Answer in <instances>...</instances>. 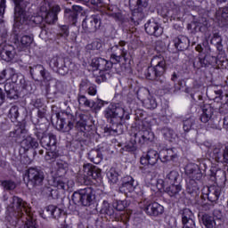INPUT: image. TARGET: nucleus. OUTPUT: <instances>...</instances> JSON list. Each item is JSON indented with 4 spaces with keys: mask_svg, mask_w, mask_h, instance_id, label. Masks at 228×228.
Segmentation results:
<instances>
[{
    "mask_svg": "<svg viewBox=\"0 0 228 228\" xmlns=\"http://www.w3.org/2000/svg\"><path fill=\"white\" fill-rule=\"evenodd\" d=\"M96 191L94 187H86L76 191L71 197L76 206H92L95 202Z\"/></svg>",
    "mask_w": 228,
    "mask_h": 228,
    "instance_id": "obj_4",
    "label": "nucleus"
},
{
    "mask_svg": "<svg viewBox=\"0 0 228 228\" xmlns=\"http://www.w3.org/2000/svg\"><path fill=\"white\" fill-rule=\"evenodd\" d=\"M121 185L119 187V191L121 193H125V195H127V193H133L134 190L136 189V184H134V178H133L131 175H126L121 179Z\"/></svg>",
    "mask_w": 228,
    "mask_h": 228,
    "instance_id": "obj_14",
    "label": "nucleus"
},
{
    "mask_svg": "<svg viewBox=\"0 0 228 228\" xmlns=\"http://www.w3.org/2000/svg\"><path fill=\"white\" fill-rule=\"evenodd\" d=\"M86 3H88L94 8H102L104 2L102 0H86Z\"/></svg>",
    "mask_w": 228,
    "mask_h": 228,
    "instance_id": "obj_58",
    "label": "nucleus"
},
{
    "mask_svg": "<svg viewBox=\"0 0 228 228\" xmlns=\"http://www.w3.org/2000/svg\"><path fill=\"white\" fill-rule=\"evenodd\" d=\"M207 124L208 129H218V124H216V121H215L213 118L208 119Z\"/></svg>",
    "mask_w": 228,
    "mask_h": 228,
    "instance_id": "obj_62",
    "label": "nucleus"
},
{
    "mask_svg": "<svg viewBox=\"0 0 228 228\" xmlns=\"http://www.w3.org/2000/svg\"><path fill=\"white\" fill-rule=\"evenodd\" d=\"M222 36H220V33L216 32L213 34V37L210 40V44H212L213 45H216L217 51H222Z\"/></svg>",
    "mask_w": 228,
    "mask_h": 228,
    "instance_id": "obj_43",
    "label": "nucleus"
},
{
    "mask_svg": "<svg viewBox=\"0 0 228 228\" xmlns=\"http://www.w3.org/2000/svg\"><path fill=\"white\" fill-rule=\"evenodd\" d=\"M47 193H49L52 199H58L60 197V192L56 189H52L51 187L47 188Z\"/></svg>",
    "mask_w": 228,
    "mask_h": 228,
    "instance_id": "obj_60",
    "label": "nucleus"
},
{
    "mask_svg": "<svg viewBox=\"0 0 228 228\" xmlns=\"http://www.w3.org/2000/svg\"><path fill=\"white\" fill-rule=\"evenodd\" d=\"M211 62L209 61V56L206 55L204 58H199L198 61L193 62L194 69H202V67H209Z\"/></svg>",
    "mask_w": 228,
    "mask_h": 228,
    "instance_id": "obj_40",
    "label": "nucleus"
},
{
    "mask_svg": "<svg viewBox=\"0 0 228 228\" xmlns=\"http://www.w3.org/2000/svg\"><path fill=\"white\" fill-rule=\"evenodd\" d=\"M113 208H115L116 211H120L119 215L125 214L128 215L127 213H125L124 210L126 208H127V201L126 200H117L113 204Z\"/></svg>",
    "mask_w": 228,
    "mask_h": 228,
    "instance_id": "obj_46",
    "label": "nucleus"
},
{
    "mask_svg": "<svg viewBox=\"0 0 228 228\" xmlns=\"http://www.w3.org/2000/svg\"><path fill=\"white\" fill-rule=\"evenodd\" d=\"M144 29L147 35H150L151 37H158L163 35V28L154 20H149L144 24Z\"/></svg>",
    "mask_w": 228,
    "mask_h": 228,
    "instance_id": "obj_12",
    "label": "nucleus"
},
{
    "mask_svg": "<svg viewBox=\"0 0 228 228\" xmlns=\"http://www.w3.org/2000/svg\"><path fill=\"white\" fill-rule=\"evenodd\" d=\"M8 117L9 118H11L12 122L17 120V118H19V107L15 105L12 106L9 110Z\"/></svg>",
    "mask_w": 228,
    "mask_h": 228,
    "instance_id": "obj_52",
    "label": "nucleus"
},
{
    "mask_svg": "<svg viewBox=\"0 0 228 228\" xmlns=\"http://www.w3.org/2000/svg\"><path fill=\"white\" fill-rule=\"evenodd\" d=\"M9 213H14L13 216L16 218L22 217V215L29 216V208H28V203L17 196L12 197V203L8 207Z\"/></svg>",
    "mask_w": 228,
    "mask_h": 228,
    "instance_id": "obj_6",
    "label": "nucleus"
},
{
    "mask_svg": "<svg viewBox=\"0 0 228 228\" xmlns=\"http://www.w3.org/2000/svg\"><path fill=\"white\" fill-rule=\"evenodd\" d=\"M20 44L23 49H28L33 44V36H23L20 39Z\"/></svg>",
    "mask_w": 228,
    "mask_h": 228,
    "instance_id": "obj_49",
    "label": "nucleus"
},
{
    "mask_svg": "<svg viewBox=\"0 0 228 228\" xmlns=\"http://www.w3.org/2000/svg\"><path fill=\"white\" fill-rule=\"evenodd\" d=\"M142 104L147 110H156V108H158V102L156 99L152 97L143 100Z\"/></svg>",
    "mask_w": 228,
    "mask_h": 228,
    "instance_id": "obj_45",
    "label": "nucleus"
},
{
    "mask_svg": "<svg viewBox=\"0 0 228 228\" xmlns=\"http://www.w3.org/2000/svg\"><path fill=\"white\" fill-rule=\"evenodd\" d=\"M201 222L206 228H213L216 224L215 222V217L205 214L201 216Z\"/></svg>",
    "mask_w": 228,
    "mask_h": 228,
    "instance_id": "obj_39",
    "label": "nucleus"
},
{
    "mask_svg": "<svg viewBox=\"0 0 228 228\" xmlns=\"http://www.w3.org/2000/svg\"><path fill=\"white\" fill-rule=\"evenodd\" d=\"M136 149H138V139L134 132H132L130 134L129 142L125 144L123 151H126L127 152H134Z\"/></svg>",
    "mask_w": 228,
    "mask_h": 228,
    "instance_id": "obj_31",
    "label": "nucleus"
},
{
    "mask_svg": "<svg viewBox=\"0 0 228 228\" xmlns=\"http://www.w3.org/2000/svg\"><path fill=\"white\" fill-rule=\"evenodd\" d=\"M222 193V188L220 186L213 185L208 187V200L210 202H216Z\"/></svg>",
    "mask_w": 228,
    "mask_h": 228,
    "instance_id": "obj_30",
    "label": "nucleus"
},
{
    "mask_svg": "<svg viewBox=\"0 0 228 228\" xmlns=\"http://www.w3.org/2000/svg\"><path fill=\"white\" fill-rule=\"evenodd\" d=\"M77 102L80 106H84L85 108H91L92 102L86 98L84 94H78Z\"/></svg>",
    "mask_w": 228,
    "mask_h": 228,
    "instance_id": "obj_50",
    "label": "nucleus"
},
{
    "mask_svg": "<svg viewBox=\"0 0 228 228\" xmlns=\"http://www.w3.org/2000/svg\"><path fill=\"white\" fill-rule=\"evenodd\" d=\"M126 41H119L118 45H115L110 48V61L113 65H117V63H120L122 61V58L126 60L127 56V46H126Z\"/></svg>",
    "mask_w": 228,
    "mask_h": 228,
    "instance_id": "obj_8",
    "label": "nucleus"
},
{
    "mask_svg": "<svg viewBox=\"0 0 228 228\" xmlns=\"http://www.w3.org/2000/svg\"><path fill=\"white\" fill-rule=\"evenodd\" d=\"M61 37H69V27L67 25L61 26Z\"/></svg>",
    "mask_w": 228,
    "mask_h": 228,
    "instance_id": "obj_64",
    "label": "nucleus"
},
{
    "mask_svg": "<svg viewBox=\"0 0 228 228\" xmlns=\"http://www.w3.org/2000/svg\"><path fill=\"white\" fill-rule=\"evenodd\" d=\"M27 177L28 180V188H40L44 184V179H45L44 171L37 167H29L27 171Z\"/></svg>",
    "mask_w": 228,
    "mask_h": 228,
    "instance_id": "obj_7",
    "label": "nucleus"
},
{
    "mask_svg": "<svg viewBox=\"0 0 228 228\" xmlns=\"http://www.w3.org/2000/svg\"><path fill=\"white\" fill-rule=\"evenodd\" d=\"M60 12H61L60 5H53L45 14V21L46 24H54L58 20Z\"/></svg>",
    "mask_w": 228,
    "mask_h": 228,
    "instance_id": "obj_24",
    "label": "nucleus"
},
{
    "mask_svg": "<svg viewBox=\"0 0 228 228\" xmlns=\"http://www.w3.org/2000/svg\"><path fill=\"white\" fill-rule=\"evenodd\" d=\"M175 45L178 51H186L190 47V39L184 36H179L175 40Z\"/></svg>",
    "mask_w": 228,
    "mask_h": 228,
    "instance_id": "obj_32",
    "label": "nucleus"
},
{
    "mask_svg": "<svg viewBox=\"0 0 228 228\" xmlns=\"http://www.w3.org/2000/svg\"><path fill=\"white\" fill-rule=\"evenodd\" d=\"M101 14L86 16L82 22V28L86 33H95L101 28Z\"/></svg>",
    "mask_w": 228,
    "mask_h": 228,
    "instance_id": "obj_10",
    "label": "nucleus"
},
{
    "mask_svg": "<svg viewBox=\"0 0 228 228\" xmlns=\"http://www.w3.org/2000/svg\"><path fill=\"white\" fill-rule=\"evenodd\" d=\"M91 66L93 69L101 70V72H108L113 69V62L104 58H94L92 60Z\"/></svg>",
    "mask_w": 228,
    "mask_h": 228,
    "instance_id": "obj_13",
    "label": "nucleus"
},
{
    "mask_svg": "<svg viewBox=\"0 0 228 228\" xmlns=\"http://www.w3.org/2000/svg\"><path fill=\"white\" fill-rule=\"evenodd\" d=\"M1 184L6 191H12L17 188V183L12 180L2 181Z\"/></svg>",
    "mask_w": 228,
    "mask_h": 228,
    "instance_id": "obj_47",
    "label": "nucleus"
},
{
    "mask_svg": "<svg viewBox=\"0 0 228 228\" xmlns=\"http://www.w3.org/2000/svg\"><path fill=\"white\" fill-rule=\"evenodd\" d=\"M84 174L89 181L90 179H99V176L101 175V169L92 164H86L84 165Z\"/></svg>",
    "mask_w": 228,
    "mask_h": 228,
    "instance_id": "obj_21",
    "label": "nucleus"
},
{
    "mask_svg": "<svg viewBox=\"0 0 228 228\" xmlns=\"http://www.w3.org/2000/svg\"><path fill=\"white\" fill-rule=\"evenodd\" d=\"M81 10L80 6L73 5L72 9H66L65 13L71 24H76L77 22V12Z\"/></svg>",
    "mask_w": 228,
    "mask_h": 228,
    "instance_id": "obj_33",
    "label": "nucleus"
},
{
    "mask_svg": "<svg viewBox=\"0 0 228 228\" xmlns=\"http://www.w3.org/2000/svg\"><path fill=\"white\" fill-rule=\"evenodd\" d=\"M107 177L110 184H117V183H118V172H117V169H115V167L110 168L107 172Z\"/></svg>",
    "mask_w": 228,
    "mask_h": 228,
    "instance_id": "obj_41",
    "label": "nucleus"
},
{
    "mask_svg": "<svg viewBox=\"0 0 228 228\" xmlns=\"http://www.w3.org/2000/svg\"><path fill=\"white\" fill-rule=\"evenodd\" d=\"M14 3V24H13V31L16 35H18L19 30L20 29V26L24 24H42L44 22V17L37 16H29L26 9L29 4V0H12Z\"/></svg>",
    "mask_w": 228,
    "mask_h": 228,
    "instance_id": "obj_1",
    "label": "nucleus"
},
{
    "mask_svg": "<svg viewBox=\"0 0 228 228\" xmlns=\"http://www.w3.org/2000/svg\"><path fill=\"white\" fill-rule=\"evenodd\" d=\"M63 213V210L61 208L54 206V205H49L46 207L44 210V212L41 214L42 218H54L55 220H58Z\"/></svg>",
    "mask_w": 228,
    "mask_h": 228,
    "instance_id": "obj_17",
    "label": "nucleus"
},
{
    "mask_svg": "<svg viewBox=\"0 0 228 228\" xmlns=\"http://www.w3.org/2000/svg\"><path fill=\"white\" fill-rule=\"evenodd\" d=\"M30 69V74L33 75L35 72H40L41 77H43L44 81H51L53 79V77L51 76V73L44 68V66L37 64L34 67H29Z\"/></svg>",
    "mask_w": 228,
    "mask_h": 228,
    "instance_id": "obj_27",
    "label": "nucleus"
},
{
    "mask_svg": "<svg viewBox=\"0 0 228 228\" xmlns=\"http://www.w3.org/2000/svg\"><path fill=\"white\" fill-rule=\"evenodd\" d=\"M4 90L7 94V97H9V99H13V94L15 93V89H13V85L12 83H6L4 85Z\"/></svg>",
    "mask_w": 228,
    "mask_h": 228,
    "instance_id": "obj_55",
    "label": "nucleus"
},
{
    "mask_svg": "<svg viewBox=\"0 0 228 228\" xmlns=\"http://www.w3.org/2000/svg\"><path fill=\"white\" fill-rule=\"evenodd\" d=\"M187 190L188 193L197 191V190H199V183H197V180L189 178V181L187 182Z\"/></svg>",
    "mask_w": 228,
    "mask_h": 228,
    "instance_id": "obj_48",
    "label": "nucleus"
},
{
    "mask_svg": "<svg viewBox=\"0 0 228 228\" xmlns=\"http://www.w3.org/2000/svg\"><path fill=\"white\" fill-rule=\"evenodd\" d=\"M195 124V118H189L185 120H183V131L185 133H188L190 130H191V127H193Z\"/></svg>",
    "mask_w": 228,
    "mask_h": 228,
    "instance_id": "obj_54",
    "label": "nucleus"
},
{
    "mask_svg": "<svg viewBox=\"0 0 228 228\" xmlns=\"http://www.w3.org/2000/svg\"><path fill=\"white\" fill-rule=\"evenodd\" d=\"M160 161L162 163H167V161H174L175 158H177V155L174 153V151L172 149L168 150H162L160 152Z\"/></svg>",
    "mask_w": 228,
    "mask_h": 228,
    "instance_id": "obj_35",
    "label": "nucleus"
},
{
    "mask_svg": "<svg viewBox=\"0 0 228 228\" xmlns=\"http://www.w3.org/2000/svg\"><path fill=\"white\" fill-rule=\"evenodd\" d=\"M56 135L53 134H47L46 135H44L40 140L42 147L46 149V151H53V149H56Z\"/></svg>",
    "mask_w": 228,
    "mask_h": 228,
    "instance_id": "obj_19",
    "label": "nucleus"
},
{
    "mask_svg": "<svg viewBox=\"0 0 228 228\" xmlns=\"http://www.w3.org/2000/svg\"><path fill=\"white\" fill-rule=\"evenodd\" d=\"M143 174H145L146 175H151V177H155L156 176V170L154 168H151V167H149V166H147L143 169Z\"/></svg>",
    "mask_w": 228,
    "mask_h": 228,
    "instance_id": "obj_61",
    "label": "nucleus"
},
{
    "mask_svg": "<svg viewBox=\"0 0 228 228\" xmlns=\"http://www.w3.org/2000/svg\"><path fill=\"white\" fill-rule=\"evenodd\" d=\"M135 9L130 18L131 22L134 25L140 24L142 19H143V10L149 6V0H129V4H134Z\"/></svg>",
    "mask_w": 228,
    "mask_h": 228,
    "instance_id": "obj_9",
    "label": "nucleus"
},
{
    "mask_svg": "<svg viewBox=\"0 0 228 228\" xmlns=\"http://www.w3.org/2000/svg\"><path fill=\"white\" fill-rule=\"evenodd\" d=\"M50 65L53 67V69H58L59 73L62 75L67 74L69 70L67 66H65V59L62 57H53L50 61Z\"/></svg>",
    "mask_w": 228,
    "mask_h": 228,
    "instance_id": "obj_22",
    "label": "nucleus"
},
{
    "mask_svg": "<svg viewBox=\"0 0 228 228\" xmlns=\"http://www.w3.org/2000/svg\"><path fill=\"white\" fill-rule=\"evenodd\" d=\"M151 65L147 69L146 71V77L147 79H150L151 81H154L157 79L158 83L159 85H162V87L166 90L168 89L166 83L167 80L165 77H162L163 74L167 72V61L165 59L161 56H155L151 59Z\"/></svg>",
    "mask_w": 228,
    "mask_h": 228,
    "instance_id": "obj_3",
    "label": "nucleus"
},
{
    "mask_svg": "<svg viewBox=\"0 0 228 228\" xmlns=\"http://www.w3.org/2000/svg\"><path fill=\"white\" fill-rule=\"evenodd\" d=\"M60 156V153L58 151H56V148L48 150L46 152V155L45 156V161H48V163H53V161L56 160V158Z\"/></svg>",
    "mask_w": 228,
    "mask_h": 228,
    "instance_id": "obj_44",
    "label": "nucleus"
},
{
    "mask_svg": "<svg viewBox=\"0 0 228 228\" xmlns=\"http://www.w3.org/2000/svg\"><path fill=\"white\" fill-rule=\"evenodd\" d=\"M74 126L82 133L86 131V122L81 119L76 122V118L72 114H68L67 118H62L57 121V127L59 131H61L62 133H69V131H71V129L74 128Z\"/></svg>",
    "mask_w": 228,
    "mask_h": 228,
    "instance_id": "obj_5",
    "label": "nucleus"
},
{
    "mask_svg": "<svg viewBox=\"0 0 228 228\" xmlns=\"http://www.w3.org/2000/svg\"><path fill=\"white\" fill-rule=\"evenodd\" d=\"M182 223L183 225V228H197V224H195V216L190 208H184L182 211Z\"/></svg>",
    "mask_w": 228,
    "mask_h": 228,
    "instance_id": "obj_15",
    "label": "nucleus"
},
{
    "mask_svg": "<svg viewBox=\"0 0 228 228\" xmlns=\"http://www.w3.org/2000/svg\"><path fill=\"white\" fill-rule=\"evenodd\" d=\"M88 158L90 161L94 163L95 165H99L101 161L103 159V155L101 150L96 149V150H91L88 153Z\"/></svg>",
    "mask_w": 228,
    "mask_h": 228,
    "instance_id": "obj_37",
    "label": "nucleus"
},
{
    "mask_svg": "<svg viewBox=\"0 0 228 228\" xmlns=\"http://www.w3.org/2000/svg\"><path fill=\"white\" fill-rule=\"evenodd\" d=\"M162 134L164 138H166V140H169L170 142H172V140L175 138V133L171 128L168 127H164L162 129Z\"/></svg>",
    "mask_w": 228,
    "mask_h": 228,
    "instance_id": "obj_51",
    "label": "nucleus"
},
{
    "mask_svg": "<svg viewBox=\"0 0 228 228\" xmlns=\"http://www.w3.org/2000/svg\"><path fill=\"white\" fill-rule=\"evenodd\" d=\"M100 211L102 215H107L110 218H115L118 222H127L129 220V215L115 213L113 207L107 200H103Z\"/></svg>",
    "mask_w": 228,
    "mask_h": 228,
    "instance_id": "obj_11",
    "label": "nucleus"
},
{
    "mask_svg": "<svg viewBox=\"0 0 228 228\" xmlns=\"http://www.w3.org/2000/svg\"><path fill=\"white\" fill-rule=\"evenodd\" d=\"M144 211L150 216H159V215H163L164 208L158 202H154L147 205L144 208Z\"/></svg>",
    "mask_w": 228,
    "mask_h": 228,
    "instance_id": "obj_23",
    "label": "nucleus"
},
{
    "mask_svg": "<svg viewBox=\"0 0 228 228\" xmlns=\"http://www.w3.org/2000/svg\"><path fill=\"white\" fill-rule=\"evenodd\" d=\"M53 186L56 188L57 190H64L66 191H69L74 186V182L73 181H67L66 179L63 178H54Z\"/></svg>",
    "mask_w": 228,
    "mask_h": 228,
    "instance_id": "obj_25",
    "label": "nucleus"
},
{
    "mask_svg": "<svg viewBox=\"0 0 228 228\" xmlns=\"http://www.w3.org/2000/svg\"><path fill=\"white\" fill-rule=\"evenodd\" d=\"M162 186H168L169 184H181L183 183V176L175 170L170 171L165 177L164 181L160 180Z\"/></svg>",
    "mask_w": 228,
    "mask_h": 228,
    "instance_id": "obj_18",
    "label": "nucleus"
},
{
    "mask_svg": "<svg viewBox=\"0 0 228 228\" xmlns=\"http://www.w3.org/2000/svg\"><path fill=\"white\" fill-rule=\"evenodd\" d=\"M56 167L58 172H61V170H63L65 174L67 172V168H69V164L63 160H57Z\"/></svg>",
    "mask_w": 228,
    "mask_h": 228,
    "instance_id": "obj_57",
    "label": "nucleus"
},
{
    "mask_svg": "<svg viewBox=\"0 0 228 228\" xmlns=\"http://www.w3.org/2000/svg\"><path fill=\"white\" fill-rule=\"evenodd\" d=\"M134 134L137 138L138 143H140L141 145H143V143H145V142H151V140H152V136H153L152 133H151L147 130L134 131Z\"/></svg>",
    "mask_w": 228,
    "mask_h": 228,
    "instance_id": "obj_28",
    "label": "nucleus"
},
{
    "mask_svg": "<svg viewBox=\"0 0 228 228\" xmlns=\"http://www.w3.org/2000/svg\"><path fill=\"white\" fill-rule=\"evenodd\" d=\"M159 159H160V154L155 150H149L145 156L141 157V165L154 167Z\"/></svg>",
    "mask_w": 228,
    "mask_h": 228,
    "instance_id": "obj_16",
    "label": "nucleus"
},
{
    "mask_svg": "<svg viewBox=\"0 0 228 228\" xmlns=\"http://www.w3.org/2000/svg\"><path fill=\"white\" fill-rule=\"evenodd\" d=\"M202 110L203 113L200 116V120L203 124H208V121L213 117V108H211V105H205Z\"/></svg>",
    "mask_w": 228,
    "mask_h": 228,
    "instance_id": "obj_38",
    "label": "nucleus"
},
{
    "mask_svg": "<svg viewBox=\"0 0 228 228\" xmlns=\"http://www.w3.org/2000/svg\"><path fill=\"white\" fill-rule=\"evenodd\" d=\"M21 147L25 151H29V149H37V147H38V142L31 136H27L22 140Z\"/></svg>",
    "mask_w": 228,
    "mask_h": 228,
    "instance_id": "obj_36",
    "label": "nucleus"
},
{
    "mask_svg": "<svg viewBox=\"0 0 228 228\" xmlns=\"http://www.w3.org/2000/svg\"><path fill=\"white\" fill-rule=\"evenodd\" d=\"M214 158L217 163H227L228 164V147L225 148L224 153L218 148L214 150Z\"/></svg>",
    "mask_w": 228,
    "mask_h": 228,
    "instance_id": "obj_34",
    "label": "nucleus"
},
{
    "mask_svg": "<svg viewBox=\"0 0 228 228\" xmlns=\"http://www.w3.org/2000/svg\"><path fill=\"white\" fill-rule=\"evenodd\" d=\"M184 92L185 94H189L193 101H196L195 94H199V86H193L192 87H187Z\"/></svg>",
    "mask_w": 228,
    "mask_h": 228,
    "instance_id": "obj_56",
    "label": "nucleus"
},
{
    "mask_svg": "<svg viewBox=\"0 0 228 228\" xmlns=\"http://www.w3.org/2000/svg\"><path fill=\"white\" fill-rule=\"evenodd\" d=\"M110 77H111V75L110 74V70L109 71H102L99 78H97L96 81H106V80L110 79Z\"/></svg>",
    "mask_w": 228,
    "mask_h": 228,
    "instance_id": "obj_59",
    "label": "nucleus"
},
{
    "mask_svg": "<svg viewBox=\"0 0 228 228\" xmlns=\"http://www.w3.org/2000/svg\"><path fill=\"white\" fill-rule=\"evenodd\" d=\"M126 110L124 109V104L122 103H110L104 110V117L108 120H110L112 126L106 127L104 129L105 133L109 134H122V118H124V114Z\"/></svg>",
    "mask_w": 228,
    "mask_h": 228,
    "instance_id": "obj_2",
    "label": "nucleus"
},
{
    "mask_svg": "<svg viewBox=\"0 0 228 228\" xmlns=\"http://www.w3.org/2000/svg\"><path fill=\"white\" fill-rule=\"evenodd\" d=\"M185 174L188 175L189 179H193L195 181H200V179H202V172L199 169V167L195 165L187 166Z\"/></svg>",
    "mask_w": 228,
    "mask_h": 228,
    "instance_id": "obj_26",
    "label": "nucleus"
},
{
    "mask_svg": "<svg viewBox=\"0 0 228 228\" xmlns=\"http://www.w3.org/2000/svg\"><path fill=\"white\" fill-rule=\"evenodd\" d=\"M104 104H108V102H104L101 99H97L95 102H91V109L95 111H99L101 108L104 106Z\"/></svg>",
    "mask_w": 228,
    "mask_h": 228,
    "instance_id": "obj_53",
    "label": "nucleus"
},
{
    "mask_svg": "<svg viewBox=\"0 0 228 228\" xmlns=\"http://www.w3.org/2000/svg\"><path fill=\"white\" fill-rule=\"evenodd\" d=\"M86 49L89 53H92V51H101V49H102V42H101L99 39H95L92 43L88 44L86 46Z\"/></svg>",
    "mask_w": 228,
    "mask_h": 228,
    "instance_id": "obj_42",
    "label": "nucleus"
},
{
    "mask_svg": "<svg viewBox=\"0 0 228 228\" xmlns=\"http://www.w3.org/2000/svg\"><path fill=\"white\" fill-rule=\"evenodd\" d=\"M162 187L169 197H177L179 191L183 190V185L181 183H171L169 185H162Z\"/></svg>",
    "mask_w": 228,
    "mask_h": 228,
    "instance_id": "obj_29",
    "label": "nucleus"
},
{
    "mask_svg": "<svg viewBox=\"0 0 228 228\" xmlns=\"http://www.w3.org/2000/svg\"><path fill=\"white\" fill-rule=\"evenodd\" d=\"M24 228H38L37 226V222L33 221V220H29L28 219V221L26 222Z\"/></svg>",
    "mask_w": 228,
    "mask_h": 228,
    "instance_id": "obj_63",
    "label": "nucleus"
},
{
    "mask_svg": "<svg viewBox=\"0 0 228 228\" xmlns=\"http://www.w3.org/2000/svg\"><path fill=\"white\" fill-rule=\"evenodd\" d=\"M15 48L12 45H5L0 50V56L4 61H12L15 58Z\"/></svg>",
    "mask_w": 228,
    "mask_h": 228,
    "instance_id": "obj_20",
    "label": "nucleus"
}]
</instances>
